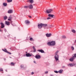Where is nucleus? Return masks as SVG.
Returning a JSON list of instances; mask_svg holds the SVG:
<instances>
[{
    "mask_svg": "<svg viewBox=\"0 0 76 76\" xmlns=\"http://www.w3.org/2000/svg\"><path fill=\"white\" fill-rule=\"evenodd\" d=\"M26 57H31L32 55L30 54L29 53H27L26 54Z\"/></svg>",
    "mask_w": 76,
    "mask_h": 76,
    "instance_id": "9d476101",
    "label": "nucleus"
},
{
    "mask_svg": "<svg viewBox=\"0 0 76 76\" xmlns=\"http://www.w3.org/2000/svg\"><path fill=\"white\" fill-rule=\"evenodd\" d=\"M74 57L73 56L71 58L69 59V61H73V59H74Z\"/></svg>",
    "mask_w": 76,
    "mask_h": 76,
    "instance_id": "4468645a",
    "label": "nucleus"
},
{
    "mask_svg": "<svg viewBox=\"0 0 76 76\" xmlns=\"http://www.w3.org/2000/svg\"><path fill=\"white\" fill-rule=\"evenodd\" d=\"M11 64L12 66H15V64H14L13 62H11Z\"/></svg>",
    "mask_w": 76,
    "mask_h": 76,
    "instance_id": "bb28decb",
    "label": "nucleus"
},
{
    "mask_svg": "<svg viewBox=\"0 0 76 76\" xmlns=\"http://www.w3.org/2000/svg\"><path fill=\"white\" fill-rule=\"evenodd\" d=\"M76 40H75L74 42V43H76Z\"/></svg>",
    "mask_w": 76,
    "mask_h": 76,
    "instance_id": "c03bdc74",
    "label": "nucleus"
},
{
    "mask_svg": "<svg viewBox=\"0 0 76 76\" xmlns=\"http://www.w3.org/2000/svg\"><path fill=\"white\" fill-rule=\"evenodd\" d=\"M28 53L27 52H26V53Z\"/></svg>",
    "mask_w": 76,
    "mask_h": 76,
    "instance_id": "49530a36",
    "label": "nucleus"
},
{
    "mask_svg": "<svg viewBox=\"0 0 76 76\" xmlns=\"http://www.w3.org/2000/svg\"><path fill=\"white\" fill-rule=\"evenodd\" d=\"M62 38L64 39L66 38V37L65 36H62Z\"/></svg>",
    "mask_w": 76,
    "mask_h": 76,
    "instance_id": "cd10ccee",
    "label": "nucleus"
},
{
    "mask_svg": "<svg viewBox=\"0 0 76 76\" xmlns=\"http://www.w3.org/2000/svg\"><path fill=\"white\" fill-rule=\"evenodd\" d=\"M53 11V10L51 9H50L49 10H46V12L47 13H50Z\"/></svg>",
    "mask_w": 76,
    "mask_h": 76,
    "instance_id": "7ed1b4c3",
    "label": "nucleus"
},
{
    "mask_svg": "<svg viewBox=\"0 0 76 76\" xmlns=\"http://www.w3.org/2000/svg\"><path fill=\"white\" fill-rule=\"evenodd\" d=\"M28 6H25L24 7V8H25V9H27V8H28Z\"/></svg>",
    "mask_w": 76,
    "mask_h": 76,
    "instance_id": "c85d7f7f",
    "label": "nucleus"
},
{
    "mask_svg": "<svg viewBox=\"0 0 76 76\" xmlns=\"http://www.w3.org/2000/svg\"><path fill=\"white\" fill-rule=\"evenodd\" d=\"M28 17H29L30 18H31V16H30V15L28 16Z\"/></svg>",
    "mask_w": 76,
    "mask_h": 76,
    "instance_id": "ea45409f",
    "label": "nucleus"
},
{
    "mask_svg": "<svg viewBox=\"0 0 76 76\" xmlns=\"http://www.w3.org/2000/svg\"><path fill=\"white\" fill-rule=\"evenodd\" d=\"M27 2L30 3L31 4H32L34 3V0H28L27 1Z\"/></svg>",
    "mask_w": 76,
    "mask_h": 76,
    "instance_id": "423d86ee",
    "label": "nucleus"
},
{
    "mask_svg": "<svg viewBox=\"0 0 76 76\" xmlns=\"http://www.w3.org/2000/svg\"><path fill=\"white\" fill-rule=\"evenodd\" d=\"M21 67H23V65H21Z\"/></svg>",
    "mask_w": 76,
    "mask_h": 76,
    "instance_id": "37998d69",
    "label": "nucleus"
},
{
    "mask_svg": "<svg viewBox=\"0 0 76 76\" xmlns=\"http://www.w3.org/2000/svg\"><path fill=\"white\" fill-rule=\"evenodd\" d=\"M54 15L50 14H49L48 15V16H49V17H50V18H53V17H54Z\"/></svg>",
    "mask_w": 76,
    "mask_h": 76,
    "instance_id": "f8f14e48",
    "label": "nucleus"
},
{
    "mask_svg": "<svg viewBox=\"0 0 76 76\" xmlns=\"http://www.w3.org/2000/svg\"><path fill=\"white\" fill-rule=\"evenodd\" d=\"M34 63H36V62L35 61H34Z\"/></svg>",
    "mask_w": 76,
    "mask_h": 76,
    "instance_id": "79ce46f5",
    "label": "nucleus"
},
{
    "mask_svg": "<svg viewBox=\"0 0 76 76\" xmlns=\"http://www.w3.org/2000/svg\"><path fill=\"white\" fill-rule=\"evenodd\" d=\"M7 17L6 16L4 17V20H6V19H7Z\"/></svg>",
    "mask_w": 76,
    "mask_h": 76,
    "instance_id": "393cba45",
    "label": "nucleus"
},
{
    "mask_svg": "<svg viewBox=\"0 0 76 76\" xmlns=\"http://www.w3.org/2000/svg\"><path fill=\"white\" fill-rule=\"evenodd\" d=\"M28 8H29L30 9H33V6L32 4H30L28 6Z\"/></svg>",
    "mask_w": 76,
    "mask_h": 76,
    "instance_id": "6e6552de",
    "label": "nucleus"
},
{
    "mask_svg": "<svg viewBox=\"0 0 76 76\" xmlns=\"http://www.w3.org/2000/svg\"><path fill=\"white\" fill-rule=\"evenodd\" d=\"M5 23L7 25H10V23L9 22H8V21H5Z\"/></svg>",
    "mask_w": 76,
    "mask_h": 76,
    "instance_id": "2eb2a0df",
    "label": "nucleus"
},
{
    "mask_svg": "<svg viewBox=\"0 0 76 76\" xmlns=\"http://www.w3.org/2000/svg\"><path fill=\"white\" fill-rule=\"evenodd\" d=\"M38 51H39V52H40L42 53H44V51L43 50L41 49L40 50H38Z\"/></svg>",
    "mask_w": 76,
    "mask_h": 76,
    "instance_id": "1a4fd4ad",
    "label": "nucleus"
},
{
    "mask_svg": "<svg viewBox=\"0 0 76 76\" xmlns=\"http://www.w3.org/2000/svg\"><path fill=\"white\" fill-rule=\"evenodd\" d=\"M68 66L70 67H72V66H73V65L72 64H69L68 65Z\"/></svg>",
    "mask_w": 76,
    "mask_h": 76,
    "instance_id": "6ab92c4d",
    "label": "nucleus"
},
{
    "mask_svg": "<svg viewBox=\"0 0 76 76\" xmlns=\"http://www.w3.org/2000/svg\"><path fill=\"white\" fill-rule=\"evenodd\" d=\"M51 34L50 33H47L46 34V36L47 37H50L51 36Z\"/></svg>",
    "mask_w": 76,
    "mask_h": 76,
    "instance_id": "39448f33",
    "label": "nucleus"
},
{
    "mask_svg": "<svg viewBox=\"0 0 76 76\" xmlns=\"http://www.w3.org/2000/svg\"><path fill=\"white\" fill-rule=\"evenodd\" d=\"M48 73V71L45 72V74H47Z\"/></svg>",
    "mask_w": 76,
    "mask_h": 76,
    "instance_id": "e433bc0d",
    "label": "nucleus"
},
{
    "mask_svg": "<svg viewBox=\"0 0 76 76\" xmlns=\"http://www.w3.org/2000/svg\"><path fill=\"white\" fill-rule=\"evenodd\" d=\"M3 51H4V52H6V53H7L8 51H7V50L6 48H5L4 50L2 49Z\"/></svg>",
    "mask_w": 76,
    "mask_h": 76,
    "instance_id": "aec40b11",
    "label": "nucleus"
},
{
    "mask_svg": "<svg viewBox=\"0 0 76 76\" xmlns=\"http://www.w3.org/2000/svg\"><path fill=\"white\" fill-rule=\"evenodd\" d=\"M9 18H8V20H10V21H11V19H12V16L11 15H10V17H9Z\"/></svg>",
    "mask_w": 76,
    "mask_h": 76,
    "instance_id": "dca6fc26",
    "label": "nucleus"
},
{
    "mask_svg": "<svg viewBox=\"0 0 76 76\" xmlns=\"http://www.w3.org/2000/svg\"><path fill=\"white\" fill-rule=\"evenodd\" d=\"M7 53H8V54H12L11 53L9 52H7Z\"/></svg>",
    "mask_w": 76,
    "mask_h": 76,
    "instance_id": "72a5a7b5",
    "label": "nucleus"
},
{
    "mask_svg": "<svg viewBox=\"0 0 76 76\" xmlns=\"http://www.w3.org/2000/svg\"><path fill=\"white\" fill-rule=\"evenodd\" d=\"M0 24L1 25V28H3L4 27V24L3 23H1Z\"/></svg>",
    "mask_w": 76,
    "mask_h": 76,
    "instance_id": "9b49d317",
    "label": "nucleus"
},
{
    "mask_svg": "<svg viewBox=\"0 0 76 76\" xmlns=\"http://www.w3.org/2000/svg\"><path fill=\"white\" fill-rule=\"evenodd\" d=\"M34 73L33 72H32L31 73V75H34Z\"/></svg>",
    "mask_w": 76,
    "mask_h": 76,
    "instance_id": "58836bf2",
    "label": "nucleus"
},
{
    "mask_svg": "<svg viewBox=\"0 0 76 76\" xmlns=\"http://www.w3.org/2000/svg\"><path fill=\"white\" fill-rule=\"evenodd\" d=\"M75 9L76 10V7L75 8Z\"/></svg>",
    "mask_w": 76,
    "mask_h": 76,
    "instance_id": "de8ad7c7",
    "label": "nucleus"
},
{
    "mask_svg": "<svg viewBox=\"0 0 76 76\" xmlns=\"http://www.w3.org/2000/svg\"><path fill=\"white\" fill-rule=\"evenodd\" d=\"M25 23L26 24H28V23H29V21L28 20H26L25 21Z\"/></svg>",
    "mask_w": 76,
    "mask_h": 76,
    "instance_id": "f3484780",
    "label": "nucleus"
},
{
    "mask_svg": "<svg viewBox=\"0 0 76 76\" xmlns=\"http://www.w3.org/2000/svg\"><path fill=\"white\" fill-rule=\"evenodd\" d=\"M3 71V70L2 68L0 69V71Z\"/></svg>",
    "mask_w": 76,
    "mask_h": 76,
    "instance_id": "c9c22d12",
    "label": "nucleus"
},
{
    "mask_svg": "<svg viewBox=\"0 0 76 76\" xmlns=\"http://www.w3.org/2000/svg\"><path fill=\"white\" fill-rule=\"evenodd\" d=\"M74 58L76 57V53L74 54V56H73Z\"/></svg>",
    "mask_w": 76,
    "mask_h": 76,
    "instance_id": "7c9ffc66",
    "label": "nucleus"
},
{
    "mask_svg": "<svg viewBox=\"0 0 76 76\" xmlns=\"http://www.w3.org/2000/svg\"><path fill=\"white\" fill-rule=\"evenodd\" d=\"M63 70H60L59 71H58V73H62V72H63Z\"/></svg>",
    "mask_w": 76,
    "mask_h": 76,
    "instance_id": "5701e85b",
    "label": "nucleus"
},
{
    "mask_svg": "<svg viewBox=\"0 0 76 76\" xmlns=\"http://www.w3.org/2000/svg\"><path fill=\"white\" fill-rule=\"evenodd\" d=\"M47 44L49 46H54L56 45V42L54 41L49 42L47 43Z\"/></svg>",
    "mask_w": 76,
    "mask_h": 76,
    "instance_id": "f257e3e1",
    "label": "nucleus"
},
{
    "mask_svg": "<svg viewBox=\"0 0 76 76\" xmlns=\"http://www.w3.org/2000/svg\"><path fill=\"white\" fill-rule=\"evenodd\" d=\"M51 76H53L52 75H51Z\"/></svg>",
    "mask_w": 76,
    "mask_h": 76,
    "instance_id": "a18cd8bd",
    "label": "nucleus"
},
{
    "mask_svg": "<svg viewBox=\"0 0 76 76\" xmlns=\"http://www.w3.org/2000/svg\"><path fill=\"white\" fill-rule=\"evenodd\" d=\"M42 26L46 27L47 26V24H42Z\"/></svg>",
    "mask_w": 76,
    "mask_h": 76,
    "instance_id": "a211bd4d",
    "label": "nucleus"
},
{
    "mask_svg": "<svg viewBox=\"0 0 76 76\" xmlns=\"http://www.w3.org/2000/svg\"><path fill=\"white\" fill-rule=\"evenodd\" d=\"M33 52L34 53H35V52H36V49H34Z\"/></svg>",
    "mask_w": 76,
    "mask_h": 76,
    "instance_id": "473e14b6",
    "label": "nucleus"
},
{
    "mask_svg": "<svg viewBox=\"0 0 76 76\" xmlns=\"http://www.w3.org/2000/svg\"><path fill=\"white\" fill-rule=\"evenodd\" d=\"M35 57L37 59H39L41 58V56L39 55H37Z\"/></svg>",
    "mask_w": 76,
    "mask_h": 76,
    "instance_id": "0eeeda50",
    "label": "nucleus"
},
{
    "mask_svg": "<svg viewBox=\"0 0 76 76\" xmlns=\"http://www.w3.org/2000/svg\"><path fill=\"white\" fill-rule=\"evenodd\" d=\"M72 32H73V33H74V34L76 33V31L74 29H72Z\"/></svg>",
    "mask_w": 76,
    "mask_h": 76,
    "instance_id": "412c9836",
    "label": "nucleus"
},
{
    "mask_svg": "<svg viewBox=\"0 0 76 76\" xmlns=\"http://www.w3.org/2000/svg\"><path fill=\"white\" fill-rule=\"evenodd\" d=\"M10 58H12V57H10Z\"/></svg>",
    "mask_w": 76,
    "mask_h": 76,
    "instance_id": "09e8293b",
    "label": "nucleus"
},
{
    "mask_svg": "<svg viewBox=\"0 0 76 76\" xmlns=\"http://www.w3.org/2000/svg\"><path fill=\"white\" fill-rule=\"evenodd\" d=\"M30 41H32V40H33V38H30Z\"/></svg>",
    "mask_w": 76,
    "mask_h": 76,
    "instance_id": "2f4dec72",
    "label": "nucleus"
},
{
    "mask_svg": "<svg viewBox=\"0 0 76 76\" xmlns=\"http://www.w3.org/2000/svg\"><path fill=\"white\" fill-rule=\"evenodd\" d=\"M38 28L39 29H41L42 27V23L39 24L38 25Z\"/></svg>",
    "mask_w": 76,
    "mask_h": 76,
    "instance_id": "20e7f679",
    "label": "nucleus"
},
{
    "mask_svg": "<svg viewBox=\"0 0 76 76\" xmlns=\"http://www.w3.org/2000/svg\"><path fill=\"white\" fill-rule=\"evenodd\" d=\"M7 1L8 3H10L12 1V0H7Z\"/></svg>",
    "mask_w": 76,
    "mask_h": 76,
    "instance_id": "b1692460",
    "label": "nucleus"
},
{
    "mask_svg": "<svg viewBox=\"0 0 76 76\" xmlns=\"http://www.w3.org/2000/svg\"><path fill=\"white\" fill-rule=\"evenodd\" d=\"M71 48H72V50H74V48H73V46H72L71 47Z\"/></svg>",
    "mask_w": 76,
    "mask_h": 76,
    "instance_id": "f704fd0d",
    "label": "nucleus"
},
{
    "mask_svg": "<svg viewBox=\"0 0 76 76\" xmlns=\"http://www.w3.org/2000/svg\"><path fill=\"white\" fill-rule=\"evenodd\" d=\"M3 4L4 6H7V3H3Z\"/></svg>",
    "mask_w": 76,
    "mask_h": 76,
    "instance_id": "4be33fe9",
    "label": "nucleus"
},
{
    "mask_svg": "<svg viewBox=\"0 0 76 76\" xmlns=\"http://www.w3.org/2000/svg\"><path fill=\"white\" fill-rule=\"evenodd\" d=\"M58 50H57L55 53V55H58Z\"/></svg>",
    "mask_w": 76,
    "mask_h": 76,
    "instance_id": "a878e982",
    "label": "nucleus"
},
{
    "mask_svg": "<svg viewBox=\"0 0 76 76\" xmlns=\"http://www.w3.org/2000/svg\"><path fill=\"white\" fill-rule=\"evenodd\" d=\"M51 19V18L50 17H48V18H47V19Z\"/></svg>",
    "mask_w": 76,
    "mask_h": 76,
    "instance_id": "4c0bfd02",
    "label": "nucleus"
},
{
    "mask_svg": "<svg viewBox=\"0 0 76 76\" xmlns=\"http://www.w3.org/2000/svg\"><path fill=\"white\" fill-rule=\"evenodd\" d=\"M55 56H54L56 60V61H58V58H59V56L58 55H55Z\"/></svg>",
    "mask_w": 76,
    "mask_h": 76,
    "instance_id": "f03ea898",
    "label": "nucleus"
},
{
    "mask_svg": "<svg viewBox=\"0 0 76 76\" xmlns=\"http://www.w3.org/2000/svg\"><path fill=\"white\" fill-rule=\"evenodd\" d=\"M8 13H13V10H10L8 11Z\"/></svg>",
    "mask_w": 76,
    "mask_h": 76,
    "instance_id": "ddd939ff",
    "label": "nucleus"
},
{
    "mask_svg": "<svg viewBox=\"0 0 76 76\" xmlns=\"http://www.w3.org/2000/svg\"><path fill=\"white\" fill-rule=\"evenodd\" d=\"M55 73H58V72L57 71H54Z\"/></svg>",
    "mask_w": 76,
    "mask_h": 76,
    "instance_id": "c756f323",
    "label": "nucleus"
},
{
    "mask_svg": "<svg viewBox=\"0 0 76 76\" xmlns=\"http://www.w3.org/2000/svg\"><path fill=\"white\" fill-rule=\"evenodd\" d=\"M33 50L34 49H35V47L34 46L33 47Z\"/></svg>",
    "mask_w": 76,
    "mask_h": 76,
    "instance_id": "a19ab883",
    "label": "nucleus"
}]
</instances>
